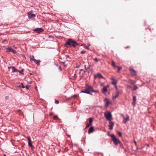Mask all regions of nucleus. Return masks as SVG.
I'll use <instances>...</instances> for the list:
<instances>
[{"mask_svg":"<svg viewBox=\"0 0 156 156\" xmlns=\"http://www.w3.org/2000/svg\"><path fill=\"white\" fill-rule=\"evenodd\" d=\"M129 71L131 72V74L133 75H135L136 74V72L132 67H130L129 69Z\"/></svg>","mask_w":156,"mask_h":156,"instance_id":"8","label":"nucleus"},{"mask_svg":"<svg viewBox=\"0 0 156 156\" xmlns=\"http://www.w3.org/2000/svg\"><path fill=\"white\" fill-rule=\"evenodd\" d=\"M4 156H6V155L5 154H4Z\"/></svg>","mask_w":156,"mask_h":156,"instance_id":"46","label":"nucleus"},{"mask_svg":"<svg viewBox=\"0 0 156 156\" xmlns=\"http://www.w3.org/2000/svg\"><path fill=\"white\" fill-rule=\"evenodd\" d=\"M34 62L36 63L37 64V65L39 66L40 65V61L37 60L36 59H35V60H34Z\"/></svg>","mask_w":156,"mask_h":156,"instance_id":"20","label":"nucleus"},{"mask_svg":"<svg viewBox=\"0 0 156 156\" xmlns=\"http://www.w3.org/2000/svg\"><path fill=\"white\" fill-rule=\"evenodd\" d=\"M94 77L95 78H98L101 79L103 78V76L100 73H98V74L95 75L94 76Z\"/></svg>","mask_w":156,"mask_h":156,"instance_id":"6","label":"nucleus"},{"mask_svg":"<svg viewBox=\"0 0 156 156\" xmlns=\"http://www.w3.org/2000/svg\"><path fill=\"white\" fill-rule=\"evenodd\" d=\"M81 92L89 94H91V92L97 93L98 92V91L94 90L93 87L91 86H88L85 88L84 90L82 91Z\"/></svg>","mask_w":156,"mask_h":156,"instance_id":"1","label":"nucleus"},{"mask_svg":"<svg viewBox=\"0 0 156 156\" xmlns=\"http://www.w3.org/2000/svg\"><path fill=\"white\" fill-rule=\"evenodd\" d=\"M30 60H32L34 61V60L35 59H34V57L33 55L30 56Z\"/></svg>","mask_w":156,"mask_h":156,"instance_id":"22","label":"nucleus"},{"mask_svg":"<svg viewBox=\"0 0 156 156\" xmlns=\"http://www.w3.org/2000/svg\"><path fill=\"white\" fill-rule=\"evenodd\" d=\"M117 83V80H114L113 81H112V84L114 85H116Z\"/></svg>","mask_w":156,"mask_h":156,"instance_id":"21","label":"nucleus"},{"mask_svg":"<svg viewBox=\"0 0 156 156\" xmlns=\"http://www.w3.org/2000/svg\"><path fill=\"white\" fill-rule=\"evenodd\" d=\"M55 103L56 104H58L59 103V101L58 100H55Z\"/></svg>","mask_w":156,"mask_h":156,"instance_id":"34","label":"nucleus"},{"mask_svg":"<svg viewBox=\"0 0 156 156\" xmlns=\"http://www.w3.org/2000/svg\"><path fill=\"white\" fill-rule=\"evenodd\" d=\"M134 143L136 146V142L135 140H134Z\"/></svg>","mask_w":156,"mask_h":156,"instance_id":"42","label":"nucleus"},{"mask_svg":"<svg viewBox=\"0 0 156 156\" xmlns=\"http://www.w3.org/2000/svg\"><path fill=\"white\" fill-rule=\"evenodd\" d=\"M10 68H12V73L18 71V70L16 69L14 67H9V69H10Z\"/></svg>","mask_w":156,"mask_h":156,"instance_id":"12","label":"nucleus"},{"mask_svg":"<svg viewBox=\"0 0 156 156\" xmlns=\"http://www.w3.org/2000/svg\"><path fill=\"white\" fill-rule=\"evenodd\" d=\"M88 124L89 126H91V124H90L89 123Z\"/></svg>","mask_w":156,"mask_h":156,"instance_id":"45","label":"nucleus"},{"mask_svg":"<svg viewBox=\"0 0 156 156\" xmlns=\"http://www.w3.org/2000/svg\"><path fill=\"white\" fill-rule=\"evenodd\" d=\"M23 70L24 69H23L21 70V71L18 70V71L17 72H18L20 73V74L23 75Z\"/></svg>","mask_w":156,"mask_h":156,"instance_id":"26","label":"nucleus"},{"mask_svg":"<svg viewBox=\"0 0 156 156\" xmlns=\"http://www.w3.org/2000/svg\"><path fill=\"white\" fill-rule=\"evenodd\" d=\"M138 89V87L135 85L134 86V88L132 89L133 90H136Z\"/></svg>","mask_w":156,"mask_h":156,"instance_id":"25","label":"nucleus"},{"mask_svg":"<svg viewBox=\"0 0 156 156\" xmlns=\"http://www.w3.org/2000/svg\"><path fill=\"white\" fill-rule=\"evenodd\" d=\"M54 119H58V116L56 115H55V116H54Z\"/></svg>","mask_w":156,"mask_h":156,"instance_id":"32","label":"nucleus"},{"mask_svg":"<svg viewBox=\"0 0 156 156\" xmlns=\"http://www.w3.org/2000/svg\"><path fill=\"white\" fill-rule=\"evenodd\" d=\"M87 120H89V123L91 125L93 121V119L92 118H90L87 119Z\"/></svg>","mask_w":156,"mask_h":156,"instance_id":"18","label":"nucleus"},{"mask_svg":"<svg viewBox=\"0 0 156 156\" xmlns=\"http://www.w3.org/2000/svg\"><path fill=\"white\" fill-rule=\"evenodd\" d=\"M66 45L67 47L68 46L72 45L73 47H75L76 46H79V44L76 41H73L71 39H69L66 43Z\"/></svg>","mask_w":156,"mask_h":156,"instance_id":"2","label":"nucleus"},{"mask_svg":"<svg viewBox=\"0 0 156 156\" xmlns=\"http://www.w3.org/2000/svg\"><path fill=\"white\" fill-rule=\"evenodd\" d=\"M117 134L119 135V136L120 137H122V133L120 132H119V131H118L117 132Z\"/></svg>","mask_w":156,"mask_h":156,"instance_id":"24","label":"nucleus"},{"mask_svg":"<svg viewBox=\"0 0 156 156\" xmlns=\"http://www.w3.org/2000/svg\"><path fill=\"white\" fill-rule=\"evenodd\" d=\"M109 128L111 130H112L113 129V126L114 125V123L111 121H110L109 122Z\"/></svg>","mask_w":156,"mask_h":156,"instance_id":"7","label":"nucleus"},{"mask_svg":"<svg viewBox=\"0 0 156 156\" xmlns=\"http://www.w3.org/2000/svg\"><path fill=\"white\" fill-rule=\"evenodd\" d=\"M59 70L60 71H62V68H61V66H60L59 67Z\"/></svg>","mask_w":156,"mask_h":156,"instance_id":"40","label":"nucleus"},{"mask_svg":"<svg viewBox=\"0 0 156 156\" xmlns=\"http://www.w3.org/2000/svg\"><path fill=\"white\" fill-rule=\"evenodd\" d=\"M126 81L127 82H128V83H130V84L133 85H134V84L135 83V81H134L133 80H131V79H129L128 81Z\"/></svg>","mask_w":156,"mask_h":156,"instance_id":"9","label":"nucleus"},{"mask_svg":"<svg viewBox=\"0 0 156 156\" xmlns=\"http://www.w3.org/2000/svg\"><path fill=\"white\" fill-rule=\"evenodd\" d=\"M66 57H67L68 58H69V56L68 55H66Z\"/></svg>","mask_w":156,"mask_h":156,"instance_id":"44","label":"nucleus"},{"mask_svg":"<svg viewBox=\"0 0 156 156\" xmlns=\"http://www.w3.org/2000/svg\"><path fill=\"white\" fill-rule=\"evenodd\" d=\"M86 128H87L89 126H89L88 124L87 123H86Z\"/></svg>","mask_w":156,"mask_h":156,"instance_id":"36","label":"nucleus"},{"mask_svg":"<svg viewBox=\"0 0 156 156\" xmlns=\"http://www.w3.org/2000/svg\"><path fill=\"white\" fill-rule=\"evenodd\" d=\"M119 95V92L118 91H116L115 92V96H113V99H115L118 97Z\"/></svg>","mask_w":156,"mask_h":156,"instance_id":"16","label":"nucleus"},{"mask_svg":"<svg viewBox=\"0 0 156 156\" xmlns=\"http://www.w3.org/2000/svg\"><path fill=\"white\" fill-rule=\"evenodd\" d=\"M108 87L104 86L102 90V92H105L107 91V88Z\"/></svg>","mask_w":156,"mask_h":156,"instance_id":"17","label":"nucleus"},{"mask_svg":"<svg viewBox=\"0 0 156 156\" xmlns=\"http://www.w3.org/2000/svg\"><path fill=\"white\" fill-rule=\"evenodd\" d=\"M116 68H118V72H119V71L121 70L122 69V67L117 66Z\"/></svg>","mask_w":156,"mask_h":156,"instance_id":"28","label":"nucleus"},{"mask_svg":"<svg viewBox=\"0 0 156 156\" xmlns=\"http://www.w3.org/2000/svg\"><path fill=\"white\" fill-rule=\"evenodd\" d=\"M127 87L128 88L131 89L132 90V87L130 85H127Z\"/></svg>","mask_w":156,"mask_h":156,"instance_id":"30","label":"nucleus"},{"mask_svg":"<svg viewBox=\"0 0 156 156\" xmlns=\"http://www.w3.org/2000/svg\"><path fill=\"white\" fill-rule=\"evenodd\" d=\"M18 87H22L23 88H24L25 87V86L23 85V83H21V85H19Z\"/></svg>","mask_w":156,"mask_h":156,"instance_id":"27","label":"nucleus"},{"mask_svg":"<svg viewBox=\"0 0 156 156\" xmlns=\"http://www.w3.org/2000/svg\"><path fill=\"white\" fill-rule=\"evenodd\" d=\"M112 65L113 67L115 68H116L117 66L116 65V63L113 60L112 61Z\"/></svg>","mask_w":156,"mask_h":156,"instance_id":"15","label":"nucleus"},{"mask_svg":"<svg viewBox=\"0 0 156 156\" xmlns=\"http://www.w3.org/2000/svg\"><path fill=\"white\" fill-rule=\"evenodd\" d=\"M36 15L35 14H29L28 17L30 19H32L33 18L35 17Z\"/></svg>","mask_w":156,"mask_h":156,"instance_id":"11","label":"nucleus"},{"mask_svg":"<svg viewBox=\"0 0 156 156\" xmlns=\"http://www.w3.org/2000/svg\"><path fill=\"white\" fill-rule=\"evenodd\" d=\"M28 145L29 146L31 147V148H32V147H33L32 144L31 143V141L30 142H28Z\"/></svg>","mask_w":156,"mask_h":156,"instance_id":"23","label":"nucleus"},{"mask_svg":"<svg viewBox=\"0 0 156 156\" xmlns=\"http://www.w3.org/2000/svg\"><path fill=\"white\" fill-rule=\"evenodd\" d=\"M105 101H106L105 106H106V107H107L108 105L109 104L110 102L109 100V99L107 98H106L105 99Z\"/></svg>","mask_w":156,"mask_h":156,"instance_id":"13","label":"nucleus"},{"mask_svg":"<svg viewBox=\"0 0 156 156\" xmlns=\"http://www.w3.org/2000/svg\"><path fill=\"white\" fill-rule=\"evenodd\" d=\"M136 97L135 96H133V101L136 102Z\"/></svg>","mask_w":156,"mask_h":156,"instance_id":"29","label":"nucleus"},{"mask_svg":"<svg viewBox=\"0 0 156 156\" xmlns=\"http://www.w3.org/2000/svg\"><path fill=\"white\" fill-rule=\"evenodd\" d=\"M105 116L107 120L111 121L112 118V115L111 113L109 112H107V113H105Z\"/></svg>","mask_w":156,"mask_h":156,"instance_id":"4","label":"nucleus"},{"mask_svg":"<svg viewBox=\"0 0 156 156\" xmlns=\"http://www.w3.org/2000/svg\"><path fill=\"white\" fill-rule=\"evenodd\" d=\"M8 49L9 51L12 52L14 54H15L16 53V51L12 48H8Z\"/></svg>","mask_w":156,"mask_h":156,"instance_id":"14","label":"nucleus"},{"mask_svg":"<svg viewBox=\"0 0 156 156\" xmlns=\"http://www.w3.org/2000/svg\"><path fill=\"white\" fill-rule=\"evenodd\" d=\"M94 130V128L93 126L91 127L88 131V133H91L93 132Z\"/></svg>","mask_w":156,"mask_h":156,"instance_id":"10","label":"nucleus"},{"mask_svg":"<svg viewBox=\"0 0 156 156\" xmlns=\"http://www.w3.org/2000/svg\"><path fill=\"white\" fill-rule=\"evenodd\" d=\"M27 138L28 139V142L31 141L29 137H27Z\"/></svg>","mask_w":156,"mask_h":156,"instance_id":"31","label":"nucleus"},{"mask_svg":"<svg viewBox=\"0 0 156 156\" xmlns=\"http://www.w3.org/2000/svg\"><path fill=\"white\" fill-rule=\"evenodd\" d=\"M111 80H112V81H113L114 80H115L113 78H111Z\"/></svg>","mask_w":156,"mask_h":156,"instance_id":"43","label":"nucleus"},{"mask_svg":"<svg viewBox=\"0 0 156 156\" xmlns=\"http://www.w3.org/2000/svg\"><path fill=\"white\" fill-rule=\"evenodd\" d=\"M124 119L125 120V121L124 122L126 123L127 121H128L129 119V118L128 116H127V117L126 118L124 117Z\"/></svg>","mask_w":156,"mask_h":156,"instance_id":"19","label":"nucleus"},{"mask_svg":"<svg viewBox=\"0 0 156 156\" xmlns=\"http://www.w3.org/2000/svg\"><path fill=\"white\" fill-rule=\"evenodd\" d=\"M111 138L112 140L115 145L117 146L119 144H120L121 142L120 140L117 138L114 134H113V135L111 136Z\"/></svg>","mask_w":156,"mask_h":156,"instance_id":"3","label":"nucleus"},{"mask_svg":"<svg viewBox=\"0 0 156 156\" xmlns=\"http://www.w3.org/2000/svg\"><path fill=\"white\" fill-rule=\"evenodd\" d=\"M34 31L37 32V33L39 34L42 32L43 31V30L41 28H36L34 30Z\"/></svg>","mask_w":156,"mask_h":156,"instance_id":"5","label":"nucleus"},{"mask_svg":"<svg viewBox=\"0 0 156 156\" xmlns=\"http://www.w3.org/2000/svg\"><path fill=\"white\" fill-rule=\"evenodd\" d=\"M86 52V51H82L81 52V53L83 54L84 53H85Z\"/></svg>","mask_w":156,"mask_h":156,"instance_id":"33","label":"nucleus"},{"mask_svg":"<svg viewBox=\"0 0 156 156\" xmlns=\"http://www.w3.org/2000/svg\"><path fill=\"white\" fill-rule=\"evenodd\" d=\"M136 103V102L133 101L132 102V105H133V106H134V105H135Z\"/></svg>","mask_w":156,"mask_h":156,"instance_id":"35","label":"nucleus"},{"mask_svg":"<svg viewBox=\"0 0 156 156\" xmlns=\"http://www.w3.org/2000/svg\"><path fill=\"white\" fill-rule=\"evenodd\" d=\"M29 86L28 85H27L26 86V88L27 89H28L29 88Z\"/></svg>","mask_w":156,"mask_h":156,"instance_id":"38","label":"nucleus"},{"mask_svg":"<svg viewBox=\"0 0 156 156\" xmlns=\"http://www.w3.org/2000/svg\"><path fill=\"white\" fill-rule=\"evenodd\" d=\"M126 48H129V47H127Z\"/></svg>","mask_w":156,"mask_h":156,"instance_id":"47","label":"nucleus"},{"mask_svg":"<svg viewBox=\"0 0 156 156\" xmlns=\"http://www.w3.org/2000/svg\"><path fill=\"white\" fill-rule=\"evenodd\" d=\"M94 60L97 62H98V60L97 58H94Z\"/></svg>","mask_w":156,"mask_h":156,"instance_id":"37","label":"nucleus"},{"mask_svg":"<svg viewBox=\"0 0 156 156\" xmlns=\"http://www.w3.org/2000/svg\"><path fill=\"white\" fill-rule=\"evenodd\" d=\"M84 47L86 48L87 49H88V47H87V46L84 45Z\"/></svg>","mask_w":156,"mask_h":156,"instance_id":"41","label":"nucleus"},{"mask_svg":"<svg viewBox=\"0 0 156 156\" xmlns=\"http://www.w3.org/2000/svg\"><path fill=\"white\" fill-rule=\"evenodd\" d=\"M113 135V134H112V135H111L109 134V133H108V135L109 136H110V137H111V136Z\"/></svg>","mask_w":156,"mask_h":156,"instance_id":"39","label":"nucleus"}]
</instances>
